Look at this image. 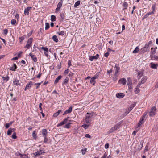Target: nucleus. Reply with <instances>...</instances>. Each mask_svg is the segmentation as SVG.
Returning <instances> with one entry per match:
<instances>
[{
	"label": "nucleus",
	"instance_id": "a19ab883",
	"mask_svg": "<svg viewBox=\"0 0 158 158\" xmlns=\"http://www.w3.org/2000/svg\"><path fill=\"white\" fill-rule=\"evenodd\" d=\"M155 112H154L153 111H151L149 112V116L151 117L153 116H154L155 114Z\"/></svg>",
	"mask_w": 158,
	"mask_h": 158
},
{
	"label": "nucleus",
	"instance_id": "6e6552de",
	"mask_svg": "<svg viewBox=\"0 0 158 158\" xmlns=\"http://www.w3.org/2000/svg\"><path fill=\"white\" fill-rule=\"evenodd\" d=\"M15 129L13 128L10 127L9 128L7 132V134L8 135H11L12 132H14L15 131Z\"/></svg>",
	"mask_w": 158,
	"mask_h": 158
},
{
	"label": "nucleus",
	"instance_id": "8fccbe9b",
	"mask_svg": "<svg viewBox=\"0 0 158 158\" xmlns=\"http://www.w3.org/2000/svg\"><path fill=\"white\" fill-rule=\"evenodd\" d=\"M20 157L21 158H29L27 155L26 154H22Z\"/></svg>",
	"mask_w": 158,
	"mask_h": 158
},
{
	"label": "nucleus",
	"instance_id": "0e129e2a",
	"mask_svg": "<svg viewBox=\"0 0 158 158\" xmlns=\"http://www.w3.org/2000/svg\"><path fill=\"white\" fill-rule=\"evenodd\" d=\"M42 106V104L41 103H40L39 105V109L40 110L42 111V108L41 107Z\"/></svg>",
	"mask_w": 158,
	"mask_h": 158
},
{
	"label": "nucleus",
	"instance_id": "bf43d9fd",
	"mask_svg": "<svg viewBox=\"0 0 158 158\" xmlns=\"http://www.w3.org/2000/svg\"><path fill=\"white\" fill-rule=\"evenodd\" d=\"M64 124V121H62L60 123H59L57 125V127H59V126H62V125H63Z\"/></svg>",
	"mask_w": 158,
	"mask_h": 158
},
{
	"label": "nucleus",
	"instance_id": "f3484780",
	"mask_svg": "<svg viewBox=\"0 0 158 158\" xmlns=\"http://www.w3.org/2000/svg\"><path fill=\"white\" fill-rule=\"evenodd\" d=\"M14 84L17 86L20 85V83L19 82V81L17 78H16L13 81Z\"/></svg>",
	"mask_w": 158,
	"mask_h": 158
},
{
	"label": "nucleus",
	"instance_id": "5fc2aeb1",
	"mask_svg": "<svg viewBox=\"0 0 158 158\" xmlns=\"http://www.w3.org/2000/svg\"><path fill=\"white\" fill-rule=\"evenodd\" d=\"M69 118V117H67V118L64 119V120L63 121H64V124H66L67 123L68 120V119Z\"/></svg>",
	"mask_w": 158,
	"mask_h": 158
},
{
	"label": "nucleus",
	"instance_id": "69168bd1",
	"mask_svg": "<svg viewBox=\"0 0 158 158\" xmlns=\"http://www.w3.org/2000/svg\"><path fill=\"white\" fill-rule=\"evenodd\" d=\"M3 32L6 35L8 32V30L7 29H5L4 30Z\"/></svg>",
	"mask_w": 158,
	"mask_h": 158
},
{
	"label": "nucleus",
	"instance_id": "49530a36",
	"mask_svg": "<svg viewBox=\"0 0 158 158\" xmlns=\"http://www.w3.org/2000/svg\"><path fill=\"white\" fill-rule=\"evenodd\" d=\"M143 73L142 72H138L139 77L140 78L143 75Z\"/></svg>",
	"mask_w": 158,
	"mask_h": 158
},
{
	"label": "nucleus",
	"instance_id": "a878e982",
	"mask_svg": "<svg viewBox=\"0 0 158 158\" xmlns=\"http://www.w3.org/2000/svg\"><path fill=\"white\" fill-rule=\"evenodd\" d=\"M62 76L61 75L59 76L58 77L56 78L54 81V84H56L59 81V80L60 79Z\"/></svg>",
	"mask_w": 158,
	"mask_h": 158
},
{
	"label": "nucleus",
	"instance_id": "603ef678",
	"mask_svg": "<svg viewBox=\"0 0 158 158\" xmlns=\"http://www.w3.org/2000/svg\"><path fill=\"white\" fill-rule=\"evenodd\" d=\"M44 142L45 143H46L48 141V139L47 137V136H44Z\"/></svg>",
	"mask_w": 158,
	"mask_h": 158
},
{
	"label": "nucleus",
	"instance_id": "774afa93",
	"mask_svg": "<svg viewBox=\"0 0 158 158\" xmlns=\"http://www.w3.org/2000/svg\"><path fill=\"white\" fill-rule=\"evenodd\" d=\"M107 156V153L106 152H105L103 156L102 157L103 158H106V157Z\"/></svg>",
	"mask_w": 158,
	"mask_h": 158
},
{
	"label": "nucleus",
	"instance_id": "aec40b11",
	"mask_svg": "<svg viewBox=\"0 0 158 158\" xmlns=\"http://www.w3.org/2000/svg\"><path fill=\"white\" fill-rule=\"evenodd\" d=\"M150 57L153 60L158 61V56L154 55L152 56H150Z\"/></svg>",
	"mask_w": 158,
	"mask_h": 158
},
{
	"label": "nucleus",
	"instance_id": "7ed1b4c3",
	"mask_svg": "<svg viewBox=\"0 0 158 158\" xmlns=\"http://www.w3.org/2000/svg\"><path fill=\"white\" fill-rule=\"evenodd\" d=\"M32 38H29L27 41V44L24 47L25 48H26L27 49H29L30 47L31 46V43L32 41Z\"/></svg>",
	"mask_w": 158,
	"mask_h": 158
},
{
	"label": "nucleus",
	"instance_id": "ddd939ff",
	"mask_svg": "<svg viewBox=\"0 0 158 158\" xmlns=\"http://www.w3.org/2000/svg\"><path fill=\"white\" fill-rule=\"evenodd\" d=\"M72 107L71 106H70L68 110H66L64 112V114H63V115L70 113L72 111Z\"/></svg>",
	"mask_w": 158,
	"mask_h": 158
},
{
	"label": "nucleus",
	"instance_id": "473e14b6",
	"mask_svg": "<svg viewBox=\"0 0 158 158\" xmlns=\"http://www.w3.org/2000/svg\"><path fill=\"white\" fill-rule=\"evenodd\" d=\"M53 40L56 42H57L58 41V40L56 35H54L52 37Z\"/></svg>",
	"mask_w": 158,
	"mask_h": 158
},
{
	"label": "nucleus",
	"instance_id": "09e8293b",
	"mask_svg": "<svg viewBox=\"0 0 158 158\" xmlns=\"http://www.w3.org/2000/svg\"><path fill=\"white\" fill-rule=\"evenodd\" d=\"M99 73H97L92 78L94 79L95 80L96 79H97L98 78V76H99Z\"/></svg>",
	"mask_w": 158,
	"mask_h": 158
},
{
	"label": "nucleus",
	"instance_id": "6e6d98bb",
	"mask_svg": "<svg viewBox=\"0 0 158 158\" xmlns=\"http://www.w3.org/2000/svg\"><path fill=\"white\" fill-rule=\"evenodd\" d=\"M16 23V20L14 19H12L11 21V23L12 25H15Z\"/></svg>",
	"mask_w": 158,
	"mask_h": 158
},
{
	"label": "nucleus",
	"instance_id": "0eeeda50",
	"mask_svg": "<svg viewBox=\"0 0 158 158\" xmlns=\"http://www.w3.org/2000/svg\"><path fill=\"white\" fill-rule=\"evenodd\" d=\"M99 56V55L98 54H97L94 56H89V60L90 61H92L94 60H97Z\"/></svg>",
	"mask_w": 158,
	"mask_h": 158
},
{
	"label": "nucleus",
	"instance_id": "58836bf2",
	"mask_svg": "<svg viewBox=\"0 0 158 158\" xmlns=\"http://www.w3.org/2000/svg\"><path fill=\"white\" fill-rule=\"evenodd\" d=\"M115 130L114 128L113 127H112L108 131V133H110L113 132Z\"/></svg>",
	"mask_w": 158,
	"mask_h": 158
},
{
	"label": "nucleus",
	"instance_id": "f257e3e1",
	"mask_svg": "<svg viewBox=\"0 0 158 158\" xmlns=\"http://www.w3.org/2000/svg\"><path fill=\"white\" fill-rule=\"evenodd\" d=\"M95 114L94 113H87L85 116V121L86 123H90L93 116Z\"/></svg>",
	"mask_w": 158,
	"mask_h": 158
},
{
	"label": "nucleus",
	"instance_id": "e2e57ef3",
	"mask_svg": "<svg viewBox=\"0 0 158 158\" xmlns=\"http://www.w3.org/2000/svg\"><path fill=\"white\" fill-rule=\"evenodd\" d=\"M22 155V154L19 152H17L15 153V155L17 156H20L21 157Z\"/></svg>",
	"mask_w": 158,
	"mask_h": 158
},
{
	"label": "nucleus",
	"instance_id": "1a4fd4ad",
	"mask_svg": "<svg viewBox=\"0 0 158 158\" xmlns=\"http://www.w3.org/2000/svg\"><path fill=\"white\" fill-rule=\"evenodd\" d=\"M125 96V94L123 93H119L116 94V97L119 98H123Z\"/></svg>",
	"mask_w": 158,
	"mask_h": 158
},
{
	"label": "nucleus",
	"instance_id": "b1692460",
	"mask_svg": "<svg viewBox=\"0 0 158 158\" xmlns=\"http://www.w3.org/2000/svg\"><path fill=\"white\" fill-rule=\"evenodd\" d=\"M119 81L123 85H125L126 84V80L125 78H122L120 79Z\"/></svg>",
	"mask_w": 158,
	"mask_h": 158
},
{
	"label": "nucleus",
	"instance_id": "423d86ee",
	"mask_svg": "<svg viewBox=\"0 0 158 158\" xmlns=\"http://www.w3.org/2000/svg\"><path fill=\"white\" fill-rule=\"evenodd\" d=\"M31 9L32 7H28L27 8H25L24 11V15L27 16L28 15H29V11Z\"/></svg>",
	"mask_w": 158,
	"mask_h": 158
},
{
	"label": "nucleus",
	"instance_id": "bb28decb",
	"mask_svg": "<svg viewBox=\"0 0 158 158\" xmlns=\"http://www.w3.org/2000/svg\"><path fill=\"white\" fill-rule=\"evenodd\" d=\"M81 1L80 0H78L75 3L74 5V8H76L80 4Z\"/></svg>",
	"mask_w": 158,
	"mask_h": 158
},
{
	"label": "nucleus",
	"instance_id": "79ce46f5",
	"mask_svg": "<svg viewBox=\"0 0 158 158\" xmlns=\"http://www.w3.org/2000/svg\"><path fill=\"white\" fill-rule=\"evenodd\" d=\"M90 83H92L93 85H94L95 84V80H94L92 77L90 79Z\"/></svg>",
	"mask_w": 158,
	"mask_h": 158
},
{
	"label": "nucleus",
	"instance_id": "338daca9",
	"mask_svg": "<svg viewBox=\"0 0 158 158\" xmlns=\"http://www.w3.org/2000/svg\"><path fill=\"white\" fill-rule=\"evenodd\" d=\"M109 52H107L106 53H105L104 56L105 57H107L109 56Z\"/></svg>",
	"mask_w": 158,
	"mask_h": 158
},
{
	"label": "nucleus",
	"instance_id": "c756f323",
	"mask_svg": "<svg viewBox=\"0 0 158 158\" xmlns=\"http://www.w3.org/2000/svg\"><path fill=\"white\" fill-rule=\"evenodd\" d=\"M139 50V48L138 46L136 47L133 51V53H137L138 52Z\"/></svg>",
	"mask_w": 158,
	"mask_h": 158
},
{
	"label": "nucleus",
	"instance_id": "5701e85b",
	"mask_svg": "<svg viewBox=\"0 0 158 158\" xmlns=\"http://www.w3.org/2000/svg\"><path fill=\"white\" fill-rule=\"evenodd\" d=\"M151 50L150 56H152L155 55V54L156 52V50L154 48H151Z\"/></svg>",
	"mask_w": 158,
	"mask_h": 158
},
{
	"label": "nucleus",
	"instance_id": "de8ad7c7",
	"mask_svg": "<svg viewBox=\"0 0 158 158\" xmlns=\"http://www.w3.org/2000/svg\"><path fill=\"white\" fill-rule=\"evenodd\" d=\"M89 126V125L87 124H83L82 126L85 129H87Z\"/></svg>",
	"mask_w": 158,
	"mask_h": 158
},
{
	"label": "nucleus",
	"instance_id": "f8f14e48",
	"mask_svg": "<svg viewBox=\"0 0 158 158\" xmlns=\"http://www.w3.org/2000/svg\"><path fill=\"white\" fill-rule=\"evenodd\" d=\"M29 55L31 56V58L34 62H36L37 61V58L35 57V56L34 55H33L31 53H30L29 54Z\"/></svg>",
	"mask_w": 158,
	"mask_h": 158
},
{
	"label": "nucleus",
	"instance_id": "4d7b16f0",
	"mask_svg": "<svg viewBox=\"0 0 158 158\" xmlns=\"http://www.w3.org/2000/svg\"><path fill=\"white\" fill-rule=\"evenodd\" d=\"M86 149L84 148L82 149L81 150V152L82 154L84 155L85 153V152L86 151Z\"/></svg>",
	"mask_w": 158,
	"mask_h": 158
},
{
	"label": "nucleus",
	"instance_id": "4c0bfd02",
	"mask_svg": "<svg viewBox=\"0 0 158 158\" xmlns=\"http://www.w3.org/2000/svg\"><path fill=\"white\" fill-rule=\"evenodd\" d=\"M49 27H50V26H49V23H45V30H47L49 28Z\"/></svg>",
	"mask_w": 158,
	"mask_h": 158
},
{
	"label": "nucleus",
	"instance_id": "864d4df0",
	"mask_svg": "<svg viewBox=\"0 0 158 158\" xmlns=\"http://www.w3.org/2000/svg\"><path fill=\"white\" fill-rule=\"evenodd\" d=\"M65 18V16L63 14H61L60 15V19L61 20H63Z\"/></svg>",
	"mask_w": 158,
	"mask_h": 158
},
{
	"label": "nucleus",
	"instance_id": "c03bdc74",
	"mask_svg": "<svg viewBox=\"0 0 158 158\" xmlns=\"http://www.w3.org/2000/svg\"><path fill=\"white\" fill-rule=\"evenodd\" d=\"M69 81V79L67 78L65 79L63 82V85H66L68 83Z\"/></svg>",
	"mask_w": 158,
	"mask_h": 158
},
{
	"label": "nucleus",
	"instance_id": "393cba45",
	"mask_svg": "<svg viewBox=\"0 0 158 158\" xmlns=\"http://www.w3.org/2000/svg\"><path fill=\"white\" fill-rule=\"evenodd\" d=\"M47 130L46 129H43L42 130V134L43 137L47 136Z\"/></svg>",
	"mask_w": 158,
	"mask_h": 158
},
{
	"label": "nucleus",
	"instance_id": "6ab92c4d",
	"mask_svg": "<svg viewBox=\"0 0 158 158\" xmlns=\"http://www.w3.org/2000/svg\"><path fill=\"white\" fill-rule=\"evenodd\" d=\"M147 78L146 76H144L141 79V81L139 83H140L141 85L144 83L146 81Z\"/></svg>",
	"mask_w": 158,
	"mask_h": 158
},
{
	"label": "nucleus",
	"instance_id": "9d476101",
	"mask_svg": "<svg viewBox=\"0 0 158 158\" xmlns=\"http://www.w3.org/2000/svg\"><path fill=\"white\" fill-rule=\"evenodd\" d=\"M150 67L152 68L156 69L158 66V64H155L153 62H151L150 63Z\"/></svg>",
	"mask_w": 158,
	"mask_h": 158
},
{
	"label": "nucleus",
	"instance_id": "c85d7f7f",
	"mask_svg": "<svg viewBox=\"0 0 158 158\" xmlns=\"http://www.w3.org/2000/svg\"><path fill=\"white\" fill-rule=\"evenodd\" d=\"M56 17L53 15H52L51 17V20L52 21L54 22L56 20Z\"/></svg>",
	"mask_w": 158,
	"mask_h": 158
},
{
	"label": "nucleus",
	"instance_id": "20e7f679",
	"mask_svg": "<svg viewBox=\"0 0 158 158\" xmlns=\"http://www.w3.org/2000/svg\"><path fill=\"white\" fill-rule=\"evenodd\" d=\"M41 49H43L44 51V53L46 56L48 58V57L49 55H48V48L47 47H42Z\"/></svg>",
	"mask_w": 158,
	"mask_h": 158
},
{
	"label": "nucleus",
	"instance_id": "2eb2a0df",
	"mask_svg": "<svg viewBox=\"0 0 158 158\" xmlns=\"http://www.w3.org/2000/svg\"><path fill=\"white\" fill-rule=\"evenodd\" d=\"M62 0H60L57 5V7L56 9V10H58L61 7L62 4Z\"/></svg>",
	"mask_w": 158,
	"mask_h": 158
},
{
	"label": "nucleus",
	"instance_id": "e433bc0d",
	"mask_svg": "<svg viewBox=\"0 0 158 158\" xmlns=\"http://www.w3.org/2000/svg\"><path fill=\"white\" fill-rule=\"evenodd\" d=\"M26 38V36L24 35L19 38V40L20 42H21Z\"/></svg>",
	"mask_w": 158,
	"mask_h": 158
},
{
	"label": "nucleus",
	"instance_id": "412c9836",
	"mask_svg": "<svg viewBox=\"0 0 158 158\" xmlns=\"http://www.w3.org/2000/svg\"><path fill=\"white\" fill-rule=\"evenodd\" d=\"M17 68V66L15 64H14L13 65L10 67L9 69L10 70L15 71L16 69Z\"/></svg>",
	"mask_w": 158,
	"mask_h": 158
},
{
	"label": "nucleus",
	"instance_id": "052dcab7",
	"mask_svg": "<svg viewBox=\"0 0 158 158\" xmlns=\"http://www.w3.org/2000/svg\"><path fill=\"white\" fill-rule=\"evenodd\" d=\"M156 110V108L155 106L152 107L151 108V110L153 111L154 112H155Z\"/></svg>",
	"mask_w": 158,
	"mask_h": 158
},
{
	"label": "nucleus",
	"instance_id": "f03ea898",
	"mask_svg": "<svg viewBox=\"0 0 158 158\" xmlns=\"http://www.w3.org/2000/svg\"><path fill=\"white\" fill-rule=\"evenodd\" d=\"M136 102H134L131 105L129 108L126 109V111L124 113L123 115L124 116L127 115L133 109V108L135 106Z\"/></svg>",
	"mask_w": 158,
	"mask_h": 158
},
{
	"label": "nucleus",
	"instance_id": "7c9ffc66",
	"mask_svg": "<svg viewBox=\"0 0 158 158\" xmlns=\"http://www.w3.org/2000/svg\"><path fill=\"white\" fill-rule=\"evenodd\" d=\"M127 85H132V81L130 77H128L127 78Z\"/></svg>",
	"mask_w": 158,
	"mask_h": 158
},
{
	"label": "nucleus",
	"instance_id": "72a5a7b5",
	"mask_svg": "<svg viewBox=\"0 0 158 158\" xmlns=\"http://www.w3.org/2000/svg\"><path fill=\"white\" fill-rule=\"evenodd\" d=\"M154 12L153 11H152L151 12H149L147 13L144 16V18H147L149 15H151V14H153Z\"/></svg>",
	"mask_w": 158,
	"mask_h": 158
},
{
	"label": "nucleus",
	"instance_id": "2f4dec72",
	"mask_svg": "<svg viewBox=\"0 0 158 158\" xmlns=\"http://www.w3.org/2000/svg\"><path fill=\"white\" fill-rule=\"evenodd\" d=\"M71 124V123H68L67 124H66L64 126V127L65 128H69L70 127V125Z\"/></svg>",
	"mask_w": 158,
	"mask_h": 158
},
{
	"label": "nucleus",
	"instance_id": "37998d69",
	"mask_svg": "<svg viewBox=\"0 0 158 158\" xmlns=\"http://www.w3.org/2000/svg\"><path fill=\"white\" fill-rule=\"evenodd\" d=\"M143 120L140 119L138 124V127H139L141 125H142L143 123Z\"/></svg>",
	"mask_w": 158,
	"mask_h": 158
},
{
	"label": "nucleus",
	"instance_id": "4468645a",
	"mask_svg": "<svg viewBox=\"0 0 158 158\" xmlns=\"http://www.w3.org/2000/svg\"><path fill=\"white\" fill-rule=\"evenodd\" d=\"M122 123V121H121L119 122V123H118L117 124H116L114 127H114L115 130L118 129L119 128L120 126L121 125V124Z\"/></svg>",
	"mask_w": 158,
	"mask_h": 158
},
{
	"label": "nucleus",
	"instance_id": "39448f33",
	"mask_svg": "<svg viewBox=\"0 0 158 158\" xmlns=\"http://www.w3.org/2000/svg\"><path fill=\"white\" fill-rule=\"evenodd\" d=\"M44 150H40L39 151H37V152H35L33 154L36 157L37 156H39L41 155L42 153H44Z\"/></svg>",
	"mask_w": 158,
	"mask_h": 158
},
{
	"label": "nucleus",
	"instance_id": "f704fd0d",
	"mask_svg": "<svg viewBox=\"0 0 158 158\" xmlns=\"http://www.w3.org/2000/svg\"><path fill=\"white\" fill-rule=\"evenodd\" d=\"M32 136L33 138L35 139L37 138V136L36 134V131H34L32 133Z\"/></svg>",
	"mask_w": 158,
	"mask_h": 158
},
{
	"label": "nucleus",
	"instance_id": "c9c22d12",
	"mask_svg": "<svg viewBox=\"0 0 158 158\" xmlns=\"http://www.w3.org/2000/svg\"><path fill=\"white\" fill-rule=\"evenodd\" d=\"M127 4L126 2H124L123 3V6L124 9H126L127 8Z\"/></svg>",
	"mask_w": 158,
	"mask_h": 158
},
{
	"label": "nucleus",
	"instance_id": "ea45409f",
	"mask_svg": "<svg viewBox=\"0 0 158 158\" xmlns=\"http://www.w3.org/2000/svg\"><path fill=\"white\" fill-rule=\"evenodd\" d=\"M118 75H116L114 74L113 76V80L114 81H115L117 80L118 79Z\"/></svg>",
	"mask_w": 158,
	"mask_h": 158
},
{
	"label": "nucleus",
	"instance_id": "a18cd8bd",
	"mask_svg": "<svg viewBox=\"0 0 158 158\" xmlns=\"http://www.w3.org/2000/svg\"><path fill=\"white\" fill-rule=\"evenodd\" d=\"M12 137L14 139H15L17 138V137L16 135V133L15 132H14L12 134Z\"/></svg>",
	"mask_w": 158,
	"mask_h": 158
},
{
	"label": "nucleus",
	"instance_id": "a211bd4d",
	"mask_svg": "<svg viewBox=\"0 0 158 158\" xmlns=\"http://www.w3.org/2000/svg\"><path fill=\"white\" fill-rule=\"evenodd\" d=\"M115 72L114 74L119 75V72L120 70V68L115 65Z\"/></svg>",
	"mask_w": 158,
	"mask_h": 158
},
{
	"label": "nucleus",
	"instance_id": "4be33fe9",
	"mask_svg": "<svg viewBox=\"0 0 158 158\" xmlns=\"http://www.w3.org/2000/svg\"><path fill=\"white\" fill-rule=\"evenodd\" d=\"M144 141L143 140H141L140 141V145L139 146L138 148L139 150H141L143 147Z\"/></svg>",
	"mask_w": 158,
	"mask_h": 158
},
{
	"label": "nucleus",
	"instance_id": "3c124183",
	"mask_svg": "<svg viewBox=\"0 0 158 158\" xmlns=\"http://www.w3.org/2000/svg\"><path fill=\"white\" fill-rule=\"evenodd\" d=\"M57 33L60 35H63L64 34V32L63 31L58 32Z\"/></svg>",
	"mask_w": 158,
	"mask_h": 158
},
{
	"label": "nucleus",
	"instance_id": "dca6fc26",
	"mask_svg": "<svg viewBox=\"0 0 158 158\" xmlns=\"http://www.w3.org/2000/svg\"><path fill=\"white\" fill-rule=\"evenodd\" d=\"M141 85L140 83H139L135 89L134 92L135 94H138L139 92V88Z\"/></svg>",
	"mask_w": 158,
	"mask_h": 158
},
{
	"label": "nucleus",
	"instance_id": "13d9d810",
	"mask_svg": "<svg viewBox=\"0 0 158 158\" xmlns=\"http://www.w3.org/2000/svg\"><path fill=\"white\" fill-rule=\"evenodd\" d=\"M42 82H41L40 83H35L34 84V85H37V86L36 87V89H37L38 88L39 86H40V84H41V83H42Z\"/></svg>",
	"mask_w": 158,
	"mask_h": 158
},
{
	"label": "nucleus",
	"instance_id": "680f3d73",
	"mask_svg": "<svg viewBox=\"0 0 158 158\" xmlns=\"http://www.w3.org/2000/svg\"><path fill=\"white\" fill-rule=\"evenodd\" d=\"M69 72V70L68 69H66L65 70V71L64 72V75H66L67 74H68V73Z\"/></svg>",
	"mask_w": 158,
	"mask_h": 158
},
{
	"label": "nucleus",
	"instance_id": "9b49d317",
	"mask_svg": "<svg viewBox=\"0 0 158 158\" xmlns=\"http://www.w3.org/2000/svg\"><path fill=\"white\" fill-rule=\"evenodd\" d=\"M33 85V83L32 81H31L29 82V83L26 85L24 90L25 91H26L27 89H29L31 87V85Z\"/></svg>",
	"mask_w": 158,
	"mask_h": 158
},
{
	"label": "nucleus",
	"instance_id": "cd10ccee",
	"mask_svg": "<svg viewBox=\"0 0 158 158\" xmlns=\"http://www.w3.org/2000/svg\"><path fill=\"white\" fill-rule=\"evenodd\" d=\"M2 78L3 80L6 82L9 79V77L7 76L6 77L2 76Z\"/></svg>",
	"mask_w": 158,
	"mask_h": 158
}]
</instances>
